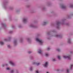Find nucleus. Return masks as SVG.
<instances>
[{"mask_svg":"<svg viewBox=\"0 0 73 73\" xmlns=\"http://www.w3.org/2000/svg\"><path fill=\"white\" fill-rule=\"evenodd\" d=\"M65 20V19L62 20L60 22L58 21L56 23V28L57 29H59L60 28V25H64V21Z\"/></svg>","mask_w":73,"mask_h":73,"instance_id":"f257e3e1","label":"nucleus"},{"mask_svg":"<svg viewBox=\"0 0 73 73\" xmlns=\"http://www.w3.org/2000/svg\"><path fill=\"white\" fill-rule=\"evenodd\" d=\"M14 45H16L17 44V39H15L14 40L13 42Z\"/></svg>","mask_w":73,"mask_h":73,"instance_id":"423d86ee","label":"nucleus"},{"mask_svg":"<svg viewBox=\"0 0 73 73\" xmlns=\"http://www.w3.org/2000/svg\"><path fill=\"white\" fill-rule=\"evenodd\" d=\"M13 33V31H10L9 32V33Z\"/></svg>","mask_w":73,"mask_h":73,"instance_id":"c85d7f7f","label":"nucleus"},{"mask_svg":"<svg viewBox=\"0 0 73 73\" xmlns=\"http://www.w3.org/2000/svg\"><path fill=\"white\" fill-rule=\"evenodd\" d=\"M11 38H12L11 36H9L7 38H5L4 39V41H9L11 40Z\"/></svg>","mask_w":73,"mask_h":73,"instance_id":"39448f33","label":"nucleus"},{"mask_svg":"<svg viewBox=\"0 0 73 73\" xmlns=\"http://www.w3.org/2000/svg\"><path fill=\"white\" fill-rule=\"evenodd\" d=\"M14 72H15V70H11L10 71V73H14Z\"/></svg>","mask_w":73,"mask_h":73,"instance_id":"412c9836","label":"nucleus"},{"mask_svg":"<svg viewBox=\"0 0 73 73\" xmlns=\"http://www.w3.org/2000/svg\"><path fill=\"white\" fill-rule=\"evenodd\" d=\"M46 24H47V22H44L43 23L42 25H46Z\"/></svg>","mask_w":73,"mask_h":73,"instance_id":"dca6fc26","label":"nucleus"},{"mask_svg":"<svg viewBox=\"0 0 73 73\" xmlns=\"http://www.w3.org/2000/svg\"><path fill=\"white\" fill-rule=\"evenodd\" d=\"M30 27H32V28H36V26L34 25L33 24H31L30 26Z\"/></svg>","mask_w":73,"mask_h":73,"instance_id":"0eeeda50","label":"nucleus"},{"mask_svg":"<svg viewBox=\"0 0 73 73\" xmlns=\"http://www.w3.org/2000/svg\"><path fill=\"white\" fill-rule=\"evenodd\" d=\"M7 46L8 48H11V45H8Z\"/></svg>","mask_w":73,"mask_h":73,"instance_id":"473e14b6","label":"nucleus"},{"mask_svg":"<svg viewBox=\"0 0 73 73\" xmlns=\"http://www.w3.org/2000/svg\"><path fill=\"white\" fill-rule=\"evenodd\" d=\"M45 56H49V54H48V53H45Z\"/></svg>","mask_w":73,"mask_h":73,"instance_id":"393cba45","label":"nucleus"},{"mask_svg":"<svg viewBox=\"0 0 73 73\" xmlns=\"http://www.w3.org/2000/svg\"><path fill=\"white\" fill-rule=\"evenodd\" d=\"M72 16H73V13L71 14V15Z\"/></svg>","mask_w":73,"mask_h":73,"instance_id":"c03bdc74","label":"nucleus"},{"mask_svg":"<svg viewBox=\"0 0 73 73\" xmlns=\"http://www.w3.org/2000/svg\"><path fill=\"white\" fill-rule=\"evenodd\" d=\"M48 39H50V38H48Z\"/></svg>","mask_w":73,"mask_h":73,"instance_id":"3c124183","label":"nucleus"},{"mask_svg":"<svg viewBox=\"0 0 73 73\" xmlns=\"http://www.w3.org/2000/svg\"><path fill=\"white\" fill-rule=\"evenodd\" d=\"M9 63L13 66H15L16 65V64H15L12 60H10L9 61Z\"/></svg>","mask_w":73,"mask_h":73,"instance_id":"20e7f679","label":"nucleus"},{"mask_svg":"<svg viewBox=\"0 0 73 73\" xmlns=\"http://www.w3.org/2000/svg\"><path fill=\"white\" fill-rule=\"evenodd\" d=\"M61 7L62 9H65L66 7L64 4H62L61 5Z\"/></svg>","mask_w":73,"mask_h":73,"instance_id":"ddd939ff","label":"nucleus"},{"mask_svg":"<svg viewBox=\"0 0 73 73\" xmlns=\"http://www.w3.org/2000/svg\"><path fill=\"white\" fill-rule=\"evenodd\" d=\"M54 37H56L59 38H61V37H62V35H54Z\"/></svg>","mask_w":73,"mask_h":73,"instance_id":"1a4fd4ad","label":"nucleus"},{"mask_svg":"<svg viewBox=\"0 0 73 73\" xmlns=\"http://www.w3.org/2000/svg\"><path fill=\"white\" fill-rule=\"evenodd\" d=\"M36 73H39V72L38 71V70H37L36 71Z\"/></svg>","mask_w":73,"mask_h":73,"instance_id":"72a5a7b5","label":"nucleus"},{"mask_svg":"<svg viewBox=\"0 0 73 73\" xmlns=\"http://www.w3.org/2000/svg\"><path fill=\"white\" fill-rule=\"evenodd\" d=\"M16 73H19V71L17 70H16Z\"/></svg>","mask_w":73,"mask_h":73,"instance_id":"c756f323","label":"nucleus"},{"mask_svg":"<svg viewBox=\"0 0 73 73\" xmlns=\"http://www.w3.org/2000/svg\"><path fill=\"white\" fill-rule=\"evenodd\" d=\"M73 53V51H71L70 52V53Z\"/></svg>","mask_w":73,"mask_h":73,"instance_id":"49530a36","label":"nucleus"},{"mask_svg":"<svg viewBox=\"0 0 73 73\" xmlns=\"http://www.w3.org/2000/svg\"><path fill=\"white\" fill-rule=\"evenodd\" d=\"M44 9H45V8L44 7H43V10H44Z\"/></svg>","mask_w":73,"mask_h":73,"instance_id":"37998d69","label":"nucleus"},{"mask_svg":"<svg viewBox=\"0 0 73 73\" xmlns=\"http://www.w3.org/2000/svg\"><path fill=\"white\" fill-rule=\"evenodd\" d=\"M6 69L7 70H10V69L8 68H7Z\"/></svg>","mask_w":73,"mask_h":73,"instance_id":"e433bc0d","label":"nucleus"},{"mask_svg":"<svg viewBox=\"0 0 73 73\" xmlns=\"http://www.w3.org/2000/svg\"><path fill=\"white\" fill-rule=\"evenodd\" d=\"M2 67H4V66H5V65L4 64H3L2 65Z\"/></svg>","mask_w":73,"mask_h":73,"instance_id":"4c0bfd02","label":"nucleus"},{"mask_svg":"<svg viewBox=\"0 0 73 73\" xmlns=\"http://www.w3.org/2000/svg\"><path fill=\"white\" fill-rule=\"evenodd\" d=\"M73 66V64H71L70 67V70H72V67Z\"/></svg>","mask_w":73,"mask_h":73,"instance_id":"a211bd4d","label":"nucleus"},{"mask_svg":"<svg viewBox=\"0 0 73 73\" xmlns=\"http://www.w3.org/2000/svg\"><path fill=\"white\" fill-rule=\"evenodd\" d=\"M33 64L34 65H36L37 66H38L40 65L41 64V63L40 62H38V63H37L36 62H33Z\"/></svg>","mask_w":73,"mask_h":73,"instance_id":"6e6552de","label":"nucleus"},{"mask_svg":"<svg viewBox=\"0 0 73 73\" xmlns=\"http://www.w3.org/2000/svg\"><path fill=\"white\" fill-rule=\"evenodd\" d=\"M12 28H15V27L14 26H12Z\"/></svg>","mask_w":73,"mask_h":73,"instance_id":"ea45409f","label":"nucleus"},{"mask_svg":"<svg viewBox=\"0 0 73 73\" xmlns=\"http://www.w3.org/2000/svg\"><path fill=\"white\" fill-rule=\"evenodd\" d=\"M27 41L29 42H31V40H30V39L29 38H27Z\"/></svg>","mask_w":73,"mask_h":73,"instance_id":"aec40b11","label":"nucleus"},{"mask_svg":"<svg viewBox=\"0 0 73 73\" xmlns=\"http://www.w3.org/2000/svg\"><path fill=\"white\" fill-rule=\"evenodd\" d=\"M32 69H33V68L32 67H31L29 69V70H30V71H32Z\"/></svg>","mask_w":73,"mask_h":73,"instance_id":"4be33fe9","label":"nucleus"},{"mask_svg":"<svg viewBox=\"0 0 73 73\" xmlns=\"http://www.w3.org/2000/svg\"><path fill=\"white\" fill-rule=\"evenodd\" d=\"M52 61H56V58H54L52 59Z\"/></svg>","mask_w":73,"mask_h":73,"instance_id":"a878e982","label":"nucleus"},{"mask_svg":"<svg viewBox=\"0 0 73 73\" xmlns=\"http://www.w3.org/2000/svg\"><path fill=\"white\" fill-rule=\"evenodd\" d=\"M71 56L70 55H69L68 56H63V58H64L65 59H66V58H68V60H71Z\"/></svg>","mask_w":73,"mask_h":73,"instance_id":"7ed1b4c3","label":"nucleus"},{"mask_svg":"<svg viewBox=\"0 0 73 73\" xmlns=\"http://www.w3.org/2000/svg\"><path fill=\"white\" fill-rule=\"evenodd\" d=\"M6 3H4L3 4V6L4 8H6Z\"/></svg>","mask_w":73,"mask_h":73,"instance_id":"6ab92c4d","label":"nucleus"},{"mask_svg":"<svg viewBox=\"0 0 73 73\" xmlns=\"http://www.w3.org/2000/svg\"><path fill=\"white\" fill-rule=\"evenodd\" d=\"M50 47H48L47 48V50H50Z\"/></svg>","mask_w":73,"mask_h":73,"instance_id":"cd10ccee","label":"nucleus"},{"mask_svg":"<svg viewBox=\"0 0 73 73\" xmlns=\"http://www.w3.org/2000/svg\"><path fill=\"white\" fill-rule=\"evenodd\" d=\"M50 32H48V33H47L48 35H49L50 34Z\"/></svg>","mask_w":73,"mask_h":73,"instance_id":"58836bf2","label":"nucleus"},{"mask_svg":"<svg viewBox=\"0 0 73 73\" xmlns=\"http://www.w3.org/2000/svg\"><path fill=\"white\" fill-rule=\"evenodd\" d=\"M38 52L39 54H42V50H38Z\"/></svg>","mask_w":73,"mask_h":73,"instance_id":"2eb2a0df","label":"nucleus"},{"mask_svg":"<svg viewBox=\"0 0 73 73\" xmlns=\"http://www.w3.org/2000/svg\"><path fill=\"white\" fill-rule=\"evenodd\" d=\"M67 73H69V70L68 69H67Z\"/></svg>","mask_w":73,"mask_h":73,"instance_id":"f704fd0d","label":"nucleus"},{"mask_svg":"<svg viewBox=\"0 0 73 73\" xmlns=\"http://www.w3.org/2000/svg\"><path fill=\"white\" fill-rule=\"evenodd\" d=\"M1 25H2L4 29L6 28V27H7V25L5 24H4L3 23H2L1 24Z\"/></svg>","mask_w":73,"mask_h":73,"instance_id":"9d476101","label":"nucleus"},{"mask_svg":"<svg viewBox=\"0 0 73 73\" xmlns=\"http://www.w3.org/2000/svg\"><path fill=\"white\" fill-rule=\"evenodd\" d=\"M0 44L2 45H4V43L3 42V41H1L0 42Z\"/></svg>","mask_w":73,"mask_h":73,"instance_id":"b1692460","label":"nucleus"},{"mask_svg":"<svg viewBox=\"0 0 73 73\" xmlns=\"http://www.w3.org/2000/svg\"><path fill=\"white\" fill-rule=\"evenodd\" d=\"M67 25H68V23H67V24H66Z\"/></svg>","mask_w":73,"mask_h":73,"instance_id":"8fccbe9b","label":"nucleus"},{"mask_svg":"<svg viewBox=\"0 0 73 73\" xmlns=\"http://www.w3.org/2000/svg\"><path fill=\"white\" fill-rule=\"evenodd\" d=\"M20 41H21V42H22V39Z\"/></svg>","mask_w":73,"mask_h":73,"instance_id":"a18cd8bd","label":"nucleus"},{"mask_svg":"<svg viewBox=\"0 0 73 73\" xmlns=\"http://www.w3.org/2000/svg\"><path fill=\"white\" fill-rule=\"evenodd\" d=\"M58 71H59V70H58Z\"/></svg>","mask_w":73,"mask_h":73,"instance_id":"09e8293b","label":"nucleus"},{"mask_svg":"<svg viewBox=\"0 0 73 73\" xmlns=\"http://www.w3.org/2000/svg\"><path fill=\"white\" fill-rule=\"evenodd\" d=\"M18 27L19 28H21V25H19L18 26Z\"/></svg>","mask_w":73,"mask_h":73,"instance_id":"7c9ffc66","label":"nucleus"},{"mask_svg":"<svg viewBox=\"0 0 73 73\" xmlns=\"http://www.w3.org/2000/svg\"><path fill=\"white\" fill-rule=\"evenodd\" d=\"M10 9H13V7H11L10 8Z\"/></svg>","mask_w":73,"mask_h":73,"instance_id":"79ce46f5","label":"nucleus"},{"mask_svg":"<svg viewBox=\"0 0 73 73\" xmlns=\"http://www.w3.org/2000/svg\"><path fill=\"white\" fill-rule=\"evenodd\" d=\"M68 43H69V44H71V43H72L70 38H68Z\"/></svg>","mask_w":73,"mask_h":73,"instance_id":"4468645a","label":"nucleus"},{"mask_svg":"<svg viewBox=\"0 0 73 73\" xmlns=\"http://www.w3.org/2000/svg\"><path fill=\"white\" fill-rule=\"evenodd\" d=\"M43 66L45 68H46V67H47V66H48V62H46L44 64H43Z\"/></svg>","mask_w":73,"mask_h":73,"instance_id":"f8f14e48","label":"nucleus"},{"mask_svg":"<svg viewBox=\"0 0 73 73\" xmlns=\"http://www.w3.org/2000/svg\"><path fill=\"white\" fill-rule=\"evenodd\" d=\"M70 8H73V4H71L70 5Z\"/></svg>","mask_w":73,"mask_h":73,"instance_id":"5701e85b","label":"nucleus"},{"mask_svg":"<svg viewBox=\"0 0 73 73\" xmlns=\"http://www.w3.org/2000/svg\"><path fill=\"white\" fill-rule=\"evenodd\" d=\"M5 65H6V66H8V64H5Z\"/></svg>","mask_w":73,"mask_h":73,"instance_id":"a19ab883","label":"nucleus"},{"mask_svg":"<svg viewBox=\"0 0 73 73\" xmlns=\"http://www.w3.org/2000/svg\"><path fill=\"white\" fill-rule=\"evenodd\" d=\"M52 32H54V33L55 32H56V31L55 30H53L52 31Z\"/></svg>","mask_w":73,"mask_h":73,"instance_id":"2f4dec72","label":"nucleus"},{"mask_svg":"<svg viewBox=\"0 0 73 73\" xmlns=\"http://www.w3.org/2000/svg\"><path fill=\"white\" fill-rule=\"evenodd\" d=\"M28 53H32V51H29L28 52Z\"/></svg>","mask_w":73,"mask_h":73,"instance_id":"c9c22d12","label":"nucleus"},{"mask_svg":"<svg viewBox=\"0 0 73 73\" xmlns=\"http://www.w3.org/2000/svg\"><path fill=\"white\" fill-rule=\"evenodd\" d=\"M36 41L39 42L40 45H42L43 42H44V41H43V40L38 38H36Z\"/></svg>","mask_w":73,"mask_h":73,"instance_id":"f03ea898","label":"nucleus"},{"mask_svg":"<svg viewBox=\"0 0 73 73\" xmlns=\"http://www.w3.org/2000/svg\"><path fill=\"white\" fill-rule=\"evenodd\" d=\"M23 22L24 23H26L27 22V18H24L23 19Z\"/></svg>","mask_w":73,"mask_h":73,"instance_id":"9b49d317","label":"nucleus"},{"mask_svg":"<svg viewBox=\"0 0 73 73\" xmlns=\"http://www.w3.org/2000/svg\"><path fill=\"white\" fill-rule=\"evenodd\" d=\"M57 58H58V59L59 60H61V56L59 55H58L57 56Z\"/></svg>","mask_w":73,"mask_h":73,"instance_id":"f3484780","label":"nucleus"},{"mask_svg":"<svg viewBox=\"0 0 73 73\" xmlns=\"http://www.w3.org/2000/svg\"><path fill=\"white\" fill-rule=\"evenodd\" d=\"M68 18H69V16H68Z\"/></svg>","mask_w":73,"mask_h":73,"instance_id":"603ef678","label":"nucleus"},{"mask_svg":"<svg viewBox=\"0 0 73 73\" xmlns=\"http://www.w3.org/2000/svg\"><path fill=\"white\" fill-rule=\"evenodd\" d=\"M56 50L58 51V52H60V49L59 48H57L56 49Z\"/></svg>","mask_w":73,"mask_h":73,"instance_id":"bb28decb","label":"nucleus"},{"mask_svg":"<svg viewBox=\"0 0 73 73\" xmlns=\"http://www.w3.org/2000/svg\"><path fill=\"white\" fill-rule=\"evenodd\" d=\"M46 73H49V72H47Z\"/></svg>","mask_w":73,"mask_h":73,"instance_id":"de8ad7c7","label":"nucleus"}]
</instances>
